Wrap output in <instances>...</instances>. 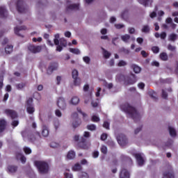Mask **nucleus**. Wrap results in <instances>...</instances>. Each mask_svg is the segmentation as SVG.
<instances>
[{"instance_id":"f257e3e1","label":"nucleus","mask_w":178,"mask_h":178,"mask_svg":"<svg viewBox=\"0 0 178 178\" xmlns=\"http://www.w3.org/2000/svg\"><path fill=\"white\" fill-rule=\"evenodd\" d=\"M122 108L123 111H125L126 113H128L131 119L134 120L135 123L138 122L140 119H141V115H140V113H138L136 108L130 106L129 104L125 103L122 106Z\"/></svg>"},{"instance_id":"f03ea898","label":"nucleus","mask_w":178,"mask_h":178,"mask_svg":"<svg viewBox=\"0 0 178 178\" xmlns=\"http://www.w3.org/2000/svg\"><path fill=\"white\" fill-rule=\"evenodd\" d=\"M34 165L41 175H45V173H47L49 170V165H48V163L45 161H35Z\"/></svg>"},{"instance_id":"7ed1b4c3","label":"nucleus","mask_w":178,"mask_h":178,"mask_svg":"<svg viewBox=\"0 0 178 178\" xmlns=\"http://www.w3.org/2000/svg\"><path fill=\"white\" fill-rule=\"evenodd\" d=\"M17 10L19 13H26L29 10V8L24 5V1L18 0L17 1Z\"/></svg>"},{"instance_id":"20e7f679","label":"nucleus","mask_w":178,"mask_h":178,"mask_svg":"<svg viewBox=\"0 0 178 178\" xmlns=\"http://www.w3.org/2000/svg\"><path fill=\"white\" fill-rule=\"evenodd\" d=\"M72 119H76L72 122L73 129H76V127H79L81 124V120L79 119V114L76 112L72 113Z\"/></svg>"},{"instance_id":"39448f33","label":"nucleus","mask_w":178,"mask_h":178,"mask_svg":"<svg viewBox=\"0 0 178 178\" xmlns=\"http://www.w3.org/2000/svg\"><path fill=\"white\" fill-rule=\"evenodd\" d=\"M72 79H74V86H80L81 80L79 78V71L76 70H73L72 72Z\"/></svg>"},{"instance_id":"423d86ee","label":"nucleus","mask_w":178,"mask_h":178,"mask_svg":"<svg viewBox=\"0 0 178 178\" xmlns=\"http://www.w3.org/2000/svg\"><path fill=\"white\" fill-rule=\"evenodd\" d=\"M28 49L29 51H30V52H32V54H38V52H41V49H42V47L41 46L29 44L28 46Z\"/></svg>"},{"instance_id":"0eeeda50","label":"nucleus","mask_w":178,"mask_h":178,"mask_svg":"<svg viewBox=\"0 0 178 178\" xmlns=\"http://www.w3.org/2000/svg\"><path fill=\"white\" fill-rule=\"evenodd\" d=\"M163 178H175V174L173 173L172 166L169 165L168 170L163 172Z\"/></svg>"},{"instance_id":"6e6552de","label":"nucleus","mask_w":178,"mask_h":178,"mask_svg":"<svg viewBox=\"0 0 178 178\" xmlns=\"http://www.w3.org/2000/svg\"><path fill=\"white\" fill-rule=\"evenodd\" d=\"M58 107L61 109V111H65L66 109V102L63 97H59L57 101Z\"/></svg>"},{"instance_id":"1a4fd4ad","label":"nucleus","mask_w":178,"mask_h":178,"mask_svg":"<svg viewBox=\"0 0 178 178\" xmlns=\"http://www.w3.org/2000/svg\"><path fill=\"white\" fill-rule=\"evenodd\" d=\"M137 81V78L136 75L132 74L131 76H128L127 79L125 80V83L127 86H131L135 84Z\"/></svg>"},{"instance_id":"9d476101","label":"nucleus","mask_w":178,"mask_h":178,"mask_svg":"<svg viewBox=\"0 0 178 178\" xmlns=\"http://www.w3.org/2000/svg\"><path fill=\"white\" fill-rule=\"evenodd\" d=\"M4 112L6 115L9 116V118H10L13 120L17 119V113L14 110L6 109Z\"/></svg>"},{"instance_id":"9b49d317","label":"nucleus","mask_w":178,"mask_h":178,"mask_svg":"<svg viewBox=\"0 0 178 178\" xmlns=\"http://www.w3.org/2000/svg\"><path fill=\"white\" fill-rule=\"evenodd\" d=\"M118 143L121 147H124L127 144V138L124 135H121L118 138Z\"/></svg>"},{"instance_id":"f8f14e48","label":"nucleus","mask_w":178,"mask_h":178,"mask_svg":"<svg viewBox=\"0 0 178 178\" xmlns=\"http://www.w3.org/2000/svg\"><path fill=\"white\" fill-rule=\"evenodd\" d=\"M58 69V63H50L48 69H47V74H51L54 70H56Z\"/></svg>"},{"instance_id":"ddd939ff","label":"nucleus","mask_w":178,"mask_h":178,"mask_svg":"<svg viewBox=\"0 0 178 178\" xmlns=\"http://www.w3.org/2000/svg\"><path fill=\"white\" fill-rule=\"evenodd\" d=\"M22 30H27V28L25 26H22L19 27L16 26L15 28H14L15 34H16V35H18L19 37H24L23 35L19 33Z\"/></svg>"},{"instance_id":"4468645a","label":"nucleus","mask_w":178,"mask_h":178,"mask_svg":"<svg viewBox=\"0 0 178 178\" xmlns=\"http://www.w3.org/2000/svg\"><path fill=\"white\" fill-rule=\"evenodd\" d=\"M135 158L139 166H143L144 165V159L143 158V156H141V154L140 153L136 154Z\"/></svg>"},{"instance_id":"2eb2a0df","label":"nucleus","mask_w":178,"mask_h":178,"mask_svg":"<svg viewBox=\"0 0 178 178\" xmlns=\"http://www.w3.org/2000/svg\"><path fill=\"white\" fill-rule=\"evenodd\" d=\"M0 17L1 19H6L8 17V10L5 6L0 7Z\"/></svg>"},{"instance_id":"dca6fc26","label":"nucleus","mask_w":178,"mask_h":178,"mask_svg":"<svg viewBox=\"0 0 178 178\" xmlns=\"http://www.w3.org/2000/svg\"><path fill=\"white\" fill-rule=\"evenodd\" d=\"M120 178H130V173L127 170L123 168L120 173Z\"/></svg>"},{"instance_id":"f3484780","label":"nucleus","mask_w":178,"mask_h":178,"mask_svg":"<svg viewBox=\"0 0 178 178\" xmlns=\"http://www.w3.org/2000/svg\"><path fill=\"white\" fill-rule=\"evenodd\" d=\"M7 122L4 119L0 120V133H3L6 129Z\"/></svg>"},{"instance_id":"a211bd4d","label":"nucleus","mask_w":178,"mask_h":178,"mask_svg":"<svg viewBox=\"0 0 178 178\" xmlns=\"http://www.w3.org/2000/svg\"><path fill=\"white\" fill-rule=\"evenodd\" d=\"M42 135L43 137H48L49 136V129H48V127L45 124L42 125Z\"/></svg>"},{"instance_id":"6ab92c4d","label":"nucleus","mask_w":178,"mask_h":178,"mask_svg":"<svg viewBox=\"0 0 178 178\" xmlns=\"http://www.w3.org/2000/svg\"><path fill=\"white\" fill-rule=\"evenodd\" d=\"M138 2L140 3L141 5H143V6H149V3L152 5V0H138Z\"/></svg>"},{"instance_id":"aec40b11","label":"nucleus","mask_w":178,"mask_h":178,"mask_svg":"<svg viewBox=\"0 0 178 178\" xmlns=\"http://www.w3.org/2000/svg\"><path fill=\"white\" fill-rule=\"evenodd\" d=\"M79 4H71L67 7V10H79Z\"/></svg>"},{"instance_id":"412c9836","label":"nucleus","mask_w":178,"mask_h":178,"mask_svg":"<svg viewBox=\"0 0 178 178\" xmlns=\"http://www.w3.org/2000/svg\"><path fill=\"white\" fill-rule=\"evenodd\" d=\"M131 69H133L134 73H140L141 72V67L136 64L131 65Z\"/></svg>"},{"instance_id":"4be33fe9","label":"nucleus","mask_w":178,"mask_h":178,"mask_svg":"<svg viewBox=\"0 0 178 178\" xmlns=\"http://www.w3.org/2000/svg\"><path fill=\"white\" fill-rule=\"evenodd\" d=\"M8 170L10 173H16L17 172V166L16 165H8Z\"/></svg>"},{"instance_id":"5701e85b","label":"nucleus","mask_w":178,"mask_h":178,"mask_svg":"<svg viewBox=\"0 0 178 178\" xmlns=\"http://www.w3.org/2000/svg\"><path fill=\"white\" fill-rule=\"evenodd\" d=\"M149 96L153 99V101H158V97H156V92L154 90H150L148 92Z\"/></svg>"},{"instance_id":"b1692460","label":"nucleus","mask_w":178,"mask_h":178,"mask_svg":"<svg viewBox=\"0 0 178 178\" xmlns=\"http://www.w3.org/2000/svg\"><path fill=\"white\" fill-rule=\"evenodd\" d=\"M67 159H74V158H76V153L74 152V151L71 150L68 152L67 154Z\"/></svg>"},{"instance_id":"393cba45","label":"nucleus","mask_w":178,"mask_h":178,"mask_svg":"<svg viewBox=\"0 0 178 178\" xmlns=\"http://www.w3.org/2000/svg\"><path fill=\"white\" fill-rule=\"evenodd\" d=\"M26 111L29 115H33V113L35 112V108H34V106H28L26 107Z\"/></svg>"},{"instance_id":"a878e982","label":"nucleus","mask_w":178,"mask_h":178,"mask_svg":"<svg viewBox=\"0 0 178 178\" xmlns=\"http://www.w3.org/2000/svg\"><path fill=\"white\" fill-rule=\"evenodd\" d=\"M131 36L129 34H125L121 36V40L124 42H129V40H130Z\"/></svg>"},{"instance_id":"bb28decb","label":"nucleus","mask_w":178,"mask_h":178,"mask_svg":"<svg viewBox=\"0 0 178 178\" xmlns=\"http://www.w3.org/2000/svg\"><path fill=\"white\" fill-rule=\"evenodd\" d=\"M80 102V99L78 97H73L71 99L72 105H77Z\"/></svg>"},{"instance_id":"cd10ccee","label":"nucleus","mask_w":178,"mask_h":178,"mask_svg":"<svg viewBox=\"0 0 178 178\" xmlns=\"http://www.w3.org/2000/svg\"><path fill=\"white\" fill-rule=\"evenodd\" d=\"M6 54H12L13 52V45H7L5 48Z\"/></svg>"},{"instance_id":"c85d7f7f","label":"nucleus","mask_w":178,"mask_h":178,"mask_svg":"<svg viewBox=\"0 0 178 178\" xmlns=\"http://www.w3.org/2000/svg\"><path fill=\"white\" fill-rule=\"evenodd\" d=\"M168 130L171 137H176V130L174 128L169 127Z\"/></svg>"},{"instance_id":"c756f323","label":"nucleus","mask_w":178,"mask_h":178,"mask_svg":"<svg viewBox=\"0 0 178 178\" xmlns=\"http://www.w3.org/2000/svg\"><path fill=\"white\" fill-rule=\"evenodd\" d=\"M169 41H176L177 40V35L176 33H171L168 37Z\"/></svg>"},{"instance_id":"7c9ffc66","label":"nucleus","mask_w":178,"mask_h":178,"mask_svg":"<svg viewBox=\"0 0 178 178\" xmlns=\"http://www.w3.org/2000/svg\"><path fill=\"white\" fill-rule=\"evenodd\" d=\"M86 129H88V130H90V131H94V130H97V127L95 126V124H91L87 125Z\"/></svg>"},{"instance_id":"2f4dec72","label":"nucleus","mask_w":178,"mask_h":178,"mask_svg":"<svg viewBox=\"0 0 178 178\" xmlns=\"http://www.w3.org/2000/svg\"><path fill=\"white\" fill-rule=\"evenodd\" d=\"M160 59L161 60H168V54L165 52L160 54Z\"/></svg>"},{"instance_id":"473e14b6","label":"nucleus","mask_w":178,"mask_h":178,"mask_svg":"<svg viewBox=\"0 0 178 178\" xmlns=\"http://www.w3.org/2000/svg\"><path fill=\"white\" fill-rule=\"evenodd\" d=\"M103 55L105 59H109L111 58V53L106 49H103Z\"/></svg>"},{"instance_id":"72a5a7b5","label":"nucleus","mask_w":178,"mask_h":178,"mask_svg":"<svg viewBox=\"0 0 178 178\" xmlns=\"http://www.w3.org/2000/svg\"><path fill=\"white\" fill-rule=\"evenodd\" d=\"M70 52L75 55H80V50L79 49L70 48Z\"/></svg>"},{"instance_id":"f704fd0d","label":"nucleus","mask_w":178,"mask_h":178,"mask_svg":"<svg viewBox=\"0 0 178 178\" xmlns=\"http://www.w3.org/2000/svg\"><path fill=\"white\" fill-rule=\"evenodd\" d=\"M60 45L61 47H67V41L65 38H60Z\"/></svg>"},{"instance_id":"c9c22d12","label":"nucleus","mask_w":178,"mask_h":178,"mask_svg":"<svg viewBox=\"0 0 178 178\" xmlns=\"http://www.w3.org/2000/svg\"><path fill=\"white\" fill-rule=\"evenodd\" d=\"M25 87L26 83H18L16 85V88H17V90H23V88H24Z\"/></svg>"},{"instance_id":"e433bc0d","label":"nucleus","mask_w":178,"mask_h":178,"mask_svg":"<svg viewBox=\"0 0 178 178\" xmlns=\"http://www.w3.org/2000/svg\"><path fill=\"white\" fill-rule=\"evenodd\" d=\"M72 169L73 170H81V165H80V163H76Z\"/></svg>"},{"instance_id":"4c0bfd02","label":"nucleus","mask_w":178,"mask_h":178,"mask_svg":"<svg viewBox=\"0 0 178 178\" xmlns=\"http://www.w3.org/2000/svg\"><path fill=\"white\" fill-rule=\"evenodd\" d=\"M83 60L86 63V65H90V62H91V58L88 56H84L83 57Z\"/></svg>"},{"instance_id":"58836bf2","label":"nucleus","mask_w":178,"mask_h":178,"mask_svg":"<svg viewBox=\"0 0 178 178\" xmlns=\"http://www.w3.org/2000/svg\"><path fill=\"white\" fill-rule=\"evenodd\" d=\"M26 106H34L33 104V98L32 97H29L27 101H26Z\"/></svg>"},{"instance_id":"ea45409f","label":"nucleus","mask_w":178,"mask_h":178,"mask_svg":"<svg viewBox=\"0 0 178 178\" xmlns=\"http://www.w3.org/2000/svg\"><path fill=\"white\" fill-rule=\"evenodd\" d=\"M24 152L26 155H30V154H31V149H30V147H24Z\"/></svg>"},{"instance_id":"a19ab883","label":"nucleus","mask_w":178,"mask_h":178,"mask_svg":"<svg viewBox=\"0 0 178 178\" xmlns=\"http://www.w3.org/2000/svg\"><path fill=\"white\" fill-rule=\"evenodd\" d=\"M142 32L143 33H149V26H148V25L143 26V27L142 29Z\"/></svg>"},{"instance_id":"79ce46f5","label":"nucleus","mask_w":178,"mask_h":178,"mask_svg":"<svg viewBox=\"0 0 178 178\" xmlns=\"http://www.w3.org/2000/svg\"><path fill=\"white\" fill-rule=\"evenodd\" d=\"M152 51L154 54L159 53V47L156 46H154L152 47Z\"/></svg>"},{"instance_id":"37998d69","label":"nucleus","mask_w":178,"mask_h":178,"mask_svg":"<svg viewBox=\"0 0 178 178\" xmlns=\"http://www.w3.org/2000/svg\"><path fill=\"white\" fill-rule=\"evenodd\" d=\"M103 127L104 129H106V130H109L110 127V124L108 122V121H104L103 123Z\"/></svg>"},{"instance_id":"c03bdc74","label":"nucleus","mask_w":178,"mask_h":178,"mask_svg":"<svg viewBox=\"0 0 178 178\" xmlns=\"http://www.w3.org/2000/svg\"><path fill=\"white\" fill-rule=\"evenodd\" d=\"M101 152L104 154H106L108 152V148L106 147V146L103 145L101 147Z\"/></svg>"},{"instance_id":"a18cd8bd","label":"nucleus","mask_w":178,"mask_h":178,"mask_svg":"<svg viewBox=\"0 0 178 178\" xmlns=\"http://www.w3.org/2000/svg\"><path fill=\"white\" fill-rule=\"evenodd\" d=\"M126 65H127V63L123 60H120V62L118 63V66L120 67H122V66H126Z\"/></svg>"},{"instance_id":"49530a36","label":"nucleus","mask_w":178,"mask_h":178,"mask_svg":"<svg viewBox=\"0 0 178 178\" xmlns=\"http://www.w3.org/2000/svg\"><path fill=\"white\" fill-rule=\"evenodd\" d=\"M162 98H163V99H168V92H166V91H165V90H162V95H161Z\"/></svg>"},{"instance_id":"de8ad7c7","label":"nucleus","mask_w":178,"mask_h":178,"mask_svg":"<svg viewBox=\"0 0 178 178\" xmlns=\"http://www.w3.org/2000/svg\"><path fill=\"white\" fill-rule=\"evenodd\" d=\"M99 120H100L99 118L97 115H93L92 117V122L97 123V122H99Z\"/></svg>"},{"instance_id":"09e8293b","label":"nucleus","mask_w":178,"mask_h":178,"mask_svg":"<svg viewBox=\"0 0 178 178\" xmlns=\"http://www.w3.org/2000/svg\"><path fill=\"white\" fill-rule=\"evenodd\" d=\"M60 126V123L58 120H56L54 122V129L55 130H58L59 129V127Z\"/></svg>"},{"instance_id":"8fccbe9b","label":"nucleus","mask_w":178,"mask_h":178,"mask_svg":"<svg viewBox=\"0 0 178 178\" xmlns=\"http://www.w3.org/2000/svg\"><path fill=\"white\" fill-rule=\"evenodd\" d=\"M50 147L51 148H58V147H59V143H56L55 142H51L50 143Z\"/></svg>"},{"instance_id":"3c124183","label":"nucleus","mask_w":178,"mask_h":178,"mask_svg":"<svg viewBox=\"0 0 178 178\" xmlns=\"http://www.w3.org/2000/svg\"><path fill=\"white\" fill-rule=\"evenodd\" d=\"M115 27L118 30H120V29H123V27H124V25L122 24H115Z\"/></svg>"},{"instance_id":"603ef678","label":"nucleus","mask_w":178,"mask_h":178,"mask_svg":"<svg viewBox=\"0 0 178 178\" xmlns=\"http://www.w3.org/2000/svg\"><path fill=\"white\" fill-rule=\"evenodd\" d=\"M106 138H108V134H102L101 135L100 139L102 140V141H105V140H106Z\"/></svg>"},{"instance_id":"864d4df0","label":"nucleus","mask_w":178,"mask_h":178,"mask_svg":"<svg viewBox=\"0 0 178 178\" xmlns=\"http://www.w3.org/2000/svg\"><path fill=\"white\" fill-rule=\"evenodd\" d=\"M32 41H33V42H41V41H42V38H33L32 39Z\"/></svg>"},{"instance_id":"5fc2aeb1","label":"nucleus","mask_w":178,"mask_h":178,"mask_svg":"<svg viewBox=\"0 0 178 178\" xmlns=\"http://www.w3.org/2000/svg\"><path fill=\"white\" fill-rule=\"evenodd\" d=\"M129 13V10H124L122 14H121V16L123 19H124V17H126L127 15H128Z\"/></svg>"},{"instance_id":"6e6d98bb","label":"nucleus","mask_w":178,"mask_h":178,"mask_svg":"<svg viewBox=\"0 0 178 178\" xmlns=\"http://www.w3.org/2000/svg\"><path fill=\"white\" fill-rule=\"evenodd\" d=\"M55 114H56V116H58V118H60L62 116V113L59 109L56 110Z\"/></svg>"},{"instance_id":"4d7b16f0","label":"nucleus","mask_w":178,"mask_h":178,"mask_svg":"<svg viewBox=\"0 0 178 178\" xmlns=\"http://www.w3.org/2000/svg\"><path fill=\"white\" fill-rule=\"evenodd\" d=\"M76 111L77 112H79V113H81L83 116V118H86V116H87V114H86V113H83V111H81V108H77Z\"/></svg>"},{"instance_id":"13d9d810","label":"nucleus","mask_w":178,"mask_h":178,"mask_svg":"<svg viewBox=\"0 0 178 178\" xmlns=\"http://www.w3.org/2000/svg\"><path fill=\"white\" fill-rule=\"evenodd\" d=\"M11 124L13 126V127H17V126H19V121L13 120Z\"/></svg>"},{"instance_id":"bf43d9fd","label":"nucleus","mask_w":178,"mask_h":178,"mask_svg":"<svg viewBox=\"0 0 178 178\" xmlns=\"http://www.w3.org/2000/svg\"><path fill=\"white\" fill-rule=\"evenodd\" d=\"M140 54H141L143 58H147V56H148V54H147V52L144 50L141 51Z\"/></svg>"},{"instance_id":"052dcab7","label":"nucleus","mask_w":178,"mask_h":178,"mask_svg":"<svg viewBox=\"0 0 178 178\" xmlns=\"http://www.w3.org/2000/svg\"><path fill=\"white\" fill-rule=\"evenodd\" d=\"M99 156V152L98 151H95L92 154L93 158H98Z\"/></svg>"},{"instance_id":"680f3d73","label":"nucleus","mask_w":178,"mask_h":178,"mask_svg":"<svg viewBox=\"0 0 178 178\" xmlns=\"http://www.w3.org/2000/svg\"><path fill=\"white\" fill-rule=\"evenodd\" d=\"M168 49H169V51H175V49H176V47L172 44H168Z\"/></svg>"},{"instance_id":"e2e57ef3","label":"nucleus","mask_w":178,"mask_h":178,"mask_svg":"<svg viewBox=\"0 0 178 178\" xmlns=\"http://www.w3.org/2000/svg\"><path fill=\"white\" fill-rule=\"evenodd\" d=\"M160 38H161V40H165L166 38V32H162L160 34Z\"/></svg>"},{"instance_id":"0e129e2a","label":"nucleus","mask_w":178,"mask_h":178,"mask_svg":"<svg viewBox=\"0 0 178 178\" xmlns=\"http://www.w3.org/2000/svg\"><path fill=\"white\" fill-rule=\"evenodd\" d=\"M63 49V47H62V45H57V47H56V51H57L58 52H60V51H62V50Z\"/></svg>"},{"instance_id":"69168bd1","label":"nucleus","mask_w":178,"mask_h":178,"mask_svg":"<svg viewBox=\"0 0 178 178\" xmlns=\"http://www.w3.org/2000/svg\"><path fill=\"white\" fill-rule=\"evenodd\" d=\"M91 105L93 108H97V106H98V102L95 101H92Z\"/></svg>"},{"instance_id":"338daca9","label":"nucleus","mask_w":178,"mask_h":178,"mask_svg":"<svg viewBox=\"0 0 178 178\" xmlns=\"http://www.w3.org/2000/svg\"><path fill=\"white\" fill-rule=\"evenodd\" d=\"M136 41L138 44H143V42H144V39H143V38H138Z\"/></svg>"},{"instance_id":"774afa93","label":"nucleus","mask_w":178,"mask_h":178,"mask_svg":"<svg viewBox=\"0 0 178 178\" xmlns=\"http://www.w3.org/2000/svg\"><path fill=\"white\" fill-rule=\"evenodd\" d=\"M138 87L140 88V90H143V88L145 87V84H144V83H138Z\"/></svg>"}]
</instances>
